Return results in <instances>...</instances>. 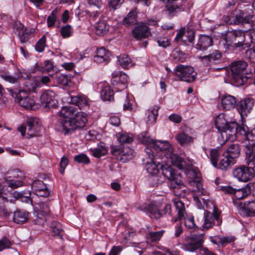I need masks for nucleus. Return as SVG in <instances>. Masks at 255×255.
Wrapping results in <instances>:
<instances>
[{"instance_id": "obj_1", "label": "nucleus", "mask_w": 255, "mask_h": 255, "mask_svg": "<svg viewBox=\"0 0 255 255\" xmlns=\"http://www.w3.org/2000/svg\"><path fill=\"white\" fill-rule=\"evenodd\" d=\"M138 139L147 145L145 151L148 157L144 160L146 171L151 175H155L158 172L160 165L163 175L169 181V186L173 189L175 195L184 196L187 191L181 182L180 174L175 172L171 165L183 169L186 167L185 162L173 152L172 146L167 141L154 140L143 133L139 135Z\"/></svg>"}, {"instance_id": "obj_2", "label": "nucleus", "mask_w": 255, "mask_h": 255, "mask_svg": "<svg viewBox=\"0 0 255 255\" xmlns=\"http://www.w3.org/2000/svg\"><path fill=\"white\" fill-rule=\"evenodd\" d=\"M58 114L60 118L56 126V129L65 134L84 127L87 122L85 114L77 112L72 107H63Z\"/></svg>"}, {"instance_id": "obj_3", "label": "nucleus", "mask_w": 255, "mask_h": 255, "mask_svg": "<svg viewBox=\"0 0 255 255\" xmlns=\"http://www.w3.org/2000/svg\"><path fill=\"white\" fill-rule=\"evenodd\" d=\"M227 23L232 24H242L245 27L250 25V28L254 26L255 14L253 9H246L245 11L240 9H235L230 15L226 17Z\"/></svg>"}, {"instance_id": "obj_4", "label": "nucleus", "mask_w": 255, "mask_h": 255, "mask_svg": "<svg viewBox=\"0 0 255 255\" xmlns=\"http://www.w3.org/2000/svg\"><path fill=\"white\" fill-rule=\"evenodd\" d=\"M247 67V63L243 61L234 62L231 65L232 78L239 85H244L250 77L251 71L248 72Z\"/></svg>"}, {"instance_id": "obj_5", "label": "nucleus", "mask_w": 255, "mask_h": 255, "mask_svg": "<svg viewBox=\"0 0 255 255\" xmlns=\"http://www.w3.org/2000/svg\"><path fill=\"white\" fill-rule=\"evenodd\" d=\"M248 127L245 125L238 126L236 122H228L227 126L220 132L224 143L225 141H233L235 139V135H239L244 136L246 134V129H247Z\"/></svg>"}, {"instance_id": "obj_6", "label": "nucleus", "mask_w": 255, "mask_h": 255, "mask_svg": "<svg viewBox=\"0 0 255 255\" xmlns=\"http://www.w3.org/2000/svg\"><path fill=\"white\" fill-rule=\"evenodd\" d=\"M224 41L226 42V45L228 46L234 44L236 47L244 46L245 48V43L247 41L246 31L240 29L229 31Z\"/></svg>"}, {"instance_id": "obj_7", "label": "nucleus", "mask_w": 255, "mask_h": 255, "mask_svg": "<svg viewBox=\"0 0 255 255\" xmlns=\"http://www.w3.org/2000/svg\"><path fill=\"white\" fill-rule=\"evenodd\" d=\"M247 157H246V162L248 167L241 166L234 169L233 174L234 177L239 181L246 182L251 180L255 174V164H252L248 162Z\"/></svg>"}, {"instance_id": "obj_8", "label": "nucleus", "mask_w": 255, "mask_h": 255, "mask_svg": "<svg viewBox=\"0 0 255 255\" xmlns=\"http://www.w3.org/2000/svg\"><path fill=\"white\" fill-rule=\"evenodd\" d=\"M8 91L20 106L26 109H32L34 106L35 103L34 99L32 97L25 96L26 93L24 90L8 89Z\"/></svg>"}, {"instance_id": "obj_9", "label": "nucleus", "mask_w": 255, "mask_h": 255, "mask_svg": "<svg viewBox=\"0 0 255 255\" xmlns=\"http://www.w3.org/2000/svg\"><path fill=\"white\" fill-rule=\"evenodd\" d=\"M174 204L177 212L179 219H184L185 226L189 229L195 227L194 217L192 216L187 215L185 212L184 204L179 198L173 200Z\"/></svg>"}, {"instance_id": "obj_10", "label": "nucleus", "mask_w": 255, "mask_h": 255, "mask_svg": "<svg viewBox=\"0 0 255 255\" xmlns=\"http://www.w3.org/2000/svg\"><path fill=\"white\" fill-rule=\"evenodd\" d=\"M173 73L179 80L189 83L195 81L197 75L192 67L183 65L177 66Z\"/></svg>"}, {"instance_id": "obj_11", "label": "nucleus", "mask_w": 255, "mask_h": 255, "mask_svg": "<svg viewBox=\"0 0 255 255\" xmlns=\"http://www.w3.org/2000/svg\"><path fill=\"white\" fill-rule=\"evenodd\" d=\"M148 210L150 218L158 219L164 215L171 214V205L169 204H166L163 210H162L160 204L152 203L149 205Z\"/></svg>"}, {"instance_id": "obj_12", "label": "nucleus", "mask_w": 255, "mask_h": 255, "mask_svg": "<svg viewBox=\"0 0 255 255\" xmlns=\"http://www.w3.org/2000/svg\"><path fill=\"white\" fill-rule=\"evenodd\" d=\"M219 190L225 194H233L234 197L233 200L236 201L235 200H241L246 197L250 193V188L246 186L241 189H236L232 188L230 186H219L218 187Z\"/></svg>"}, {"instance_id": "obj_13", "label": "nucleus", "mask_w": 255, "mask_h": 255, "mask_svg": "<svg viewBox=\"0 0 255 255\" xmlns=\"http://www.w3.org/2000/svg\"><path fill=\"white\" fill-rule=\"evenodd\" d=\"M255 103L254 98L246 97L241 100L237 105V109L242 118L248 116L252 110Z\"/></svg>"}, {"instance_id": "obj_14", "label": "nucleus", "mask_w": 255, "mask_h": 255, "mask_svg": "<svg viewBox=\"0 0 255 255\" xmlns=\"http://www.w3.org/2000/svg\"><path fill=\"white\" fill-rule=\"evenodd\" d=\"M41 105L44 108H55L57 106L58 101L56 94L51 90L44 91L40 98Z\"/></svg>"}, {"instance_id": "obj_15", "label": "nucleus", "mask_w": 255, "mask_h": 255, "mask_svg": "<svg viewBox=\"0 0 255 255\" xmlns=\"http://www.w3.org/2000/svg\"><path fill=\"white\" fill-rule=\"evenodd\" d=\"M128 82V75L123 72L113 74L111 84L117 92L121 91L127 87Z\"/></svg>"}, {"instance_id": "obj_16", "label": "nucleus", "mask_w": 255, "mask_h": 255, "mask_svg": "<svg viewBox=\"0 0 255 255\" xmlns=\"http://www.w3.org/2000/svg\"><path fill=\"white\" fill-rule=\"evenodd\" d=\"M50 210L47 203H41L38 208H35L34 215L35 219L33 220L35 224L43 225L46 222V217Z\"/></svg>"}, {"instance_id": "obj_17", "label": "nucleus", "mask_w": 255, "mask_h": 255, "mask_svg": "<svg viewBox=\"0 0 255 255\" xmlns=\"http://www.w3.org/2000/svg\"><path fill=\"white\" fill-rule=\"evenodd\" d=\"M203 234L192 237L190 242L181 245V248L185 251L190 252H194L200 248L204 242Z\"/></svg>"}, {"instance_id": "obj_18", "label": "nucleus", "mask_w": 255, "mask_h": 255, "mask_svg": "<svg viewBox=\"0 0 255 255\" xmlns=\"http://www.w3.org/2000/svg\"><path fill=\"white\" fill-rule=\"evenodd\" d=\"M234 204L240 209L242 215L253 216L255 214V200L245 202L244 204L241 202L234 201Z\"/></svg>"}, {"instance_id": "obj_19", "label": "nucleus", "mask_w": 255, "mask_h": 255, "mask_svg": "<svg viewBox=\"0 0 255 255\" xmlns=\"http://www.w3.org/2000/svg\"><path fill=\"white\" fill-rule=\"evenodd\" d=\"M215 221H216V224L220 225L222 221L220 219V214L218 212H215L211 213L209 212L205 213L204 214V223L202 226L204 230H208L216 224Z\"/></svg>"}, {"instance_id": "obj_20", "label": "nucleus", "mask_w": 255, "mask_h": 255, "mask_svg": "<svg viewBox=\"0 0 255 255\" xmlns=\"http://www.w3.org/2000/svg\"><path fill=\"white\" fill-rule=\"evenodd\" d=\"M67 103L75 105L80 109H84L88 106V100L87 97L84 95L79 94L72 96L67 94L65 98Z\"/></svg>"}, {"instance_id": "obj_21", "label": "nucleus", "mask_w": 255, "mask_h": 255, "mask_svg": "<svg viewBox=\"0 0 255 255\" xmlns=\"http://www.w3.org/2000/svg\"><path fill=\"white\" fill-rule=\"evenodd\" d=\"M243 146L249 162L252 164H255V138L252 140H244Z\"/></svg>"}, {"instance_id": "obj_22", "label": "nucleus", "mask_w": 255, "mask_h": 255, "mask_svg": "<svg viewBox=\"0 0 255 255\" xmlns=\"http://www.w3.org/2000/svg\"><path fill=\"white\" fill-rule=\"evenodd\" d=\"M150 34V29L143 23H139L132 30L133 36L138 40L145 38Z\"/></svg>"}, {"instance_id": "obj_23", "label": "nucleus", "mask_w": 255, "mask_h": 255, "mask_svg": "<svg viewBox=\"0 0 255 255\" xmlns=\"http://www.w3.org/2000/svg\"><path fill=\"white\" fill-rule=\"evenodd\" d=\"M97 88L101 89L100 95L103 101H110L114 99V92L107 83L104 82L97 84Z\"/></svg>"}, {"instance_id": "obj_24", "label": "nucleus", "mask_w": 255, "mask_h": 255, "mask_svg": "<svg viewBox=\"0 0 255 255\" xmlns=\"http://www.w3.org/2000/svg\"><path fill=\"white\" fill-rule=\"evenodd\" d=\"M220 101L222 108L227 111L233 109L237 105L236 97L228 94L221 96Z\"/></svg>"}, {"instance_id": "obj_25", "label": "nucleus", "mask_w": 255, "mask_h": 255, "mask_svg": "<svg viewBox=\"0 0 255 255\" xmlns=\"http://www.w3.org/2000/svg\"><path fill=\"white\" fill-rule=\"evenodd\" d=\"M111 53L104 47L98 48L96 55L94 56V61L97 63L107 64L110 60Z\"/></svg>"}, {"instance_id": "obj_26", "label": "nucleus", "mask_w": 255, "mask_h": 255, "mask_svg": "<svg viewBox=\"0 0 255 255\" xmlns=\"http://www.w3.org/2000/svg\"><path fill=\"white\" fill-rule=\"evenodd\" d=\"M213 44V38L208 35H200L197 43L196 45V49L200 50H206Z\"/></svg>"}, {"instance_id": "obj_27", "label": "nucleus", "mask_w": 255, "mask_h": 255, "mask_svg": "<svg viewBox=\"0 0 255 255\" xmlns=\"http://www.w3.org/2000/svg\"><path fill=\"white\" fill-rule=\"evenodd\" d=\"M221 53L218 50H214L213 52L206 56L201 57L202 62L207 65H211L221 60Z\"/></svg>"}, {"instance_id": "obj_28", "label": "nucleus", "mask_w": 255, "mask_h": 255, "mask_svg": "<svg viewBox=\"0 0 255 255\" xmlns=\"http://www.w3.org/2000/svg\"><path fill=\"white\" fill-rule=\"evenodd\" d=\"M110 25L106 20H102L96 22L94 26L93 30L97 35L103 36L109 31Z\"/></svg>"}, {"instance_id": "obj_29", "label": "nucleus", "mask_w": 255, "mask_h": 255, "mask_svg": "<svg viewBox=\"0 0 255 255\" xmlns=\"http://www.w3.org/2000/svg\"><path fill=\"white\" fill-rule=\"evenodd\" d=\"M236 162V160L233 159L224 152L222 158L220 160L219 163H218L217 168L221 170H227L231 168Z\"/></svg>"}, {"instance_id": "obj_30", "label": "nucleus", "mask_w": 255, "mask_h": 255, "mask_svg": "<svg viewBox=\"0 0 255 255\" xmlns=\"http://www.w3.org/2000/svg\"><path fill=\"white\" fill-rule=\"evenodd\" d=\"M40 127L35 121H28L27 123V138H30L38 135Z\"/></svg>"}, {"instance_id": "obj_31", "label": "nucleus", "mask_w": 255, "mask_h": 255, "mask_svg": "<svg viewBox=\"0 0 255 255\" xmlns=\"http://www.w3.org/2000/svg\"><path fill=\"white\" fill-rule=\"evenodd\" d=\"M29 213L26 211L17 210L13 213L12 220L17 224L23 223L28 219Z\"/></svg>"}, {"instance_id": "obj_32", "label": "nucleus", "mask_w": 255, "mask_h": 255, "mask_svg": "<svg viewBox=\"0 0 255 255\" xmlns=\"http://www.w3.org/2000/svg\"><path fill=\"white\" fill-rule=\"evenodd\" d=\"M175 139L181 146H188L194 142L193 137L184 132L178 133L176 136Z\"/></svg>"}, {"instance_id": "obj_33", "label": "nucleus", "mask_w": 255, "mask_h": 255, "mask_svg": "<svg viewBox=\"0 0 255 255\" xmlns=\"http://www.w3.org/2000/svg\"><path fill=\"white\" fill-rule=\"evenodd\" d=\"M254 26L250 28V25L245 27L246 29V35L247 41L245 43V47H249L250 46L251 43H255V20Z\"/></svg>"}, {"instance_id": "obj_34", "label": "nucleus", "mask_w": 255, "mask_h": 255, "mask_svg": "<svg viewBox=\"0 0 255 255\" xmlns=\"http://www.w3.org/2000/svg\"><path fill=\"white\" fill-rule=\"evenodd\" d=\"M176 38H181L185 42L192 43L195 38L194 32L192 30H185L183 32L180 31L177 33Z\"/></svg>"}, {"instance_id": "obj_35", "label": "nucleus", "mask_w": 255, "mask_h": 255, "mask_svg": "<svg viewBox=\"0 0 255 255\" xmlns=\"http://www.w3.org/2000/svg\"><path fill=\"white\" fill-rule=\"evenodd\" d=\"M3 190L0 185V216L8 218L11 213L6 208L5 205H3L5 202H7V199L2 195Z\"/></svg>"}, {"instance_id": "obj_36", "label": "nucleus", "mask_w": 255, "mask_h": 255, "mask_svg": "<svg viewBox=\"0 0 255 255\" xmlns=\"http://www.w3.org/2000/svg\"><path fill=\"white\" fill-rule=\"evenodd\" d=\"M134 156V151L129 147H125L123 148L121 155L119 157V160L126 162L131 160Z\"/></svg>"}, {"instance_id": "obj_37", "label": "nucleus", "mask_w": 255, "mask_h": 255, "mask_svg": "<svg viewBox=\"0 0 255 255\" xmlns=\"http://www.w3.org/2000/svg\"><path fill=\"white\" fill-rule=\"evenodd\" d=\"M225 152L233 159L236 160L240 154L241 148L238 144L233 143L229 146Z\"/></svg>"}, {"instance_id": "obj_38", "label": "nucleus", "mask_w": 255, "mask_h": 255, "mask_svg": "<svg viewBox=\"0 0 255 255\" xmlns=\"http://www.w3.org/2000/svg\"><path fill=\"white\" fill-rule=\"evenodd\" d=\"M118 64L124 69H128L133 65L131 59L126 54L121 55L118 57Z\"/></svg>"}, {"instance_id": "obj_39", "label": "nucleus", "mask_w": 255, "mask_h": 255, "mask_svg": "<svg viewBox=\"0 0 255 255\" xmlns=\"http://www.w3.org/2000/svg\"><path fill=\"white\" fill-rule=\"evenodd\" d=\"M228 122L226 119L225 115L222 113L216 117L215 120V125L216 128L221 132L223 129L226 128Z\"/></svg>"}, {"instance_id": "obj_40", "label": "nucleus", "mask_w": 255, "mask_h": 255, "mask_svg": "<svg viewBox=\"0 0 255 255\" xmlns=\"http://www.w3.org/2000/svg\"><path fill=\"white\" fill-rule=\"evenodd\" d=\"M136 21V13L135 11H130L124 18L123 23L124 25L129 26L133 25Z\"/></svg>"}, {"instance_id": "obj_41", "label": "nucleus", "mask_w": 255, "mask_h": 255, "mask_svg": "<svg viewBox=\"0 0 255 255\" xmlns=\"http://www.w3.org/2000/svg\"><path fill=\"white\" fill-rule=\"evenodd\" d=\"M146 123L148 125L153 124L155 123L158 115V108H154L152 110H148L147 112Z\"/></svg>"}, {"instance_id": "obj_42", "label": "nucleus", "mask_w": 255, "mask_h": 255, "mask_svg": "<svg viewBox=\"0 0 255 255\" xmlns=\"http://www.w3.org/2000/svg\"><path fill=\"white\" fill-rule=\"evenodd\" d=\"M93 155L97 158H100L105 155L107 152V149L103 143L98 145L97 147L91 149Z\"/></svg>"}, {"instance_id": "obj_43", "label": "nucleus", "mask_w": 255, "mask_h": 255, "mask_svg": "<svg viewBox=\"0 0 255 255\" xmlns=\"http://www.w3.org/2000/svg\"><path fill=\"white\" fill-rule=\"evenodd\" d=\"M164 233V230L156 232H150L146 235L147 240L148 242H156L160 240Z\"/></svg>"}, {"instance_id": "obj_44", "label": "nucleus", "mask_w": 255, "mask_h": 255, "mask_svg": "<svg viewBox=\"0 0 255 255\" xmlns=\"http://www.w3.org/2000/svg\"><path fill=\"white\" fill-rule=\"evenodd\" d=\"M220 155V152L219 151L218 149L216 148L212 149L210 151V159L212 165L215 167H217L218 166V159Z\"/></svg>"}, {"instance_id": "obj_45", "label": "nucleus", "mask_w": 255, "mask_h": 255, "mask_svg": "<svg viewBox=\"0 0 255 255\" xmlns=\"http://www.w3.org/2000/svg\"><path fill=\"white\" fill-rule=\"evenodd\" d=\"M51 229L52 234L54 236H58L60 239L62 238V235L61 234L62 229L60 227V225L57 224L55 221H53L51 224Z\"/></svg>"}, {"instance_id": "obj_46", "label": "nucleus", "mask_w": 255, "mask_h": 255, "mask_svg": "<svg viewBox=\"0 0 255 255\" xmlns=\"http://www.w3.org/2000/svg\"><path fill=\"white\" fill-rule=\"evenodd\" d=\"M122 97L125 99V102L124 104L123 107L124 110H130L132 109V104L131 100L132 99V95H129L126 92H124L122 94Z\"/></svg>"}, {"instance_id": "obj_47", "label": "nucleus", "mask_w": 255, "mask_h": 255, "mask_svg": "<svg viewBox=\"0 0 255 255\" xmlns=\"http://www.w3.org/2000/svg\"><path fill=\"white\" fill-rule=\"evenodd\" d=\"M149 182L150 184L154 187L158 186L161 185L163 182V178L160 175H152V176L149 178Z\"/></svg>"}, {"instance_id": "obj_48", "label": "nucleus", "mask_w": 255, "mask_h": 255, "mask_svg": "<svg viewBox=\"0 0 255 255\" xmlns=\"http://www.w3.org/2000/svg\"><path fill=\"white\" fill-rule=\"evenodd\" d=\"M31 188L34 193L47 189L43 182L40 180L33 181L31 184Z\"/></svg>"}, {"instance_id": "obj_49", "label": "nucleus", "mask_w": 255, "mask_h": 255, "mask_svg": "<svg viewBox=\"0 0 255 255\" xmlns=\"http://www.w3.org/2000/svg\"><path fill=\"white\" fill-rule=\"evenodd\" d=\"M57 10L54 9L52 11L50 15L48 16L47 23L48 27H51L54 25L57 20Z\"/></svg>"}, {"instance_id": "obj_50", "label": "nucleus", "mask_w": 255, "mask_h": 255, "mask_svg": "<svg viewBox=\"0 0 255 255\" xmlns=\"http://www.w3.org/2000/svg\"><path fill=\"white\" fill-rule=\"evenodd\" d=\"M57 82L64 86H67L70 82V77L65 74H59L56 78Z\"/></svg>"}, {"instance_id": "obj_51", "label": "nucleus", "mask_w": 255, "mask_h": 255, "mask_svg": "<svg viewBox=\"0 0 255 255\" xmlns=\"http://www.w3.org/2000/svg\"><path fill=\"white\" fill-rule=\"evenodd\" d=\"M117 137L118 141L121 143H130L133 141L132 137L128 133H120L117 134Z\"/></svg>"}, {"instance_id": "obj_52", "label": "nucleus", "mask_w": 255, "mask_h": 255, "mask_svg": "<svg viewBox=\"0 0 255 255\" xmlns=\"http://www.w3.org/2000/svg\"><path fill=\"white\" fill-rule=\"evenodd\" d=\"M46 37L45 35H43L42 37L38 41L35 46V50L39 52H42L46 46Z\"/></svg>"}, {"instance_id": "obj_53", "label": "nucleus", "mask_w": 255, "mask_h": 255, "mask_svg": "<svg viewBox=\"0 0 255 255\" xmlns=\"http://www.w3.org/2000/svg\"><path fill=\"white\" fill-rule=\"evenodd\" d=\"M72 28L69 24H67L63 26L61 29V34L62 36L64 38H68L72 35Z\"/></svg>"}, {"instance_id": "obj_54", "label": "nucleus", "mask_w": 255, "mask_h": 255, "mask_svg": "<svg viewBox=\"0 0 255 255\" xmlns=\"http://www.w3.org/2000/svg\"><path fill=\"white\" fill-rule=\"evenodd\" d=\"M74 160L78 163L88 164L90 162L89 157L84 153H81L75 156Z\"/></svg>"}, {"instance_id": "obj_55", "label": "nucleus", "mask_w": 255, "mask_h": 255, "mask_svg": "<svg viewBox=\"0 0 255 255\" xmlns=\"http://www.w3.org/2000/svg\"><path fill=\"white\" fill-rule=\"evenodd\" d=\"M6 181L7 185L13 189L21 186L23 184L22 180L20 179H6Z\"/></svg>"}, {"instance_id": "obj_56", "label": "nucleus", "mask_w": 255, "mask_h": 255, "mask_svg": "<svg viewBox=\"0 0 255 255\" xmlns=\"http://www.w3.org/2000/svg\"><path fill=\"white\" fill-rule=\"evenodd\" d=\"M156 40L158 45L163 48L167 47L170 44V40L167 37L157 36Z\"/></svg>"}, {"instance_id": "obj_57", "label": "nucleus", "mask_w": 255, "mask_h": 255, "mask_svg": "<svg viewBox=\"0 0 255 255\" xmlns=\"http://www.w3.org/2000/svg\"><path fill=\"white\" fill-rule=\"evenodd\" d=\"M12 243L8 239L4 237L0 240V251L8 249L11 246Z\"/></svg>"}, {"instance_id": "obj_58", "label": "nucleus", "mask_w": 255, "mask_h": 255, "mask_svg": "<svg viewBox=\"0 0 255 255\" xmlns=\"http://www.w3.org/2000/svg\"><path fill=\"white\" fill-rule=\"evenodd\" d=\"M0 77L5 81L10 83H16L17 82V79L11 75L6 73H3L0 74Z\"/></svg>"}, {"instance_id": "obj_59", "label": "nucleus", "mask_w": 255, "mask_h": 255, "mask_svg": "<svg viewBox=\"0 0 255 255\" xmlns=\"http://www.w3.org/2000/svg\"><path fill=\"white\" fill-rule=\"evenodd\" d=\"M53 68L52 63L49 60L45 61L43 65L39 67V70L42 72L47 73L52 70Z\"/></svg>"}, {"instance_id": "obj_60", "label": "nucleus", "mask_w": 255, "mask_h": 255, "mask_svg": "<svg viewBox=\"0 0 255 255\" xmlns=\"http://www.w3.org/2000/svg\"><path fill=\"white\" fill-rule=\"evenodd\" d=\"M7 174L9 175L6 177L7 178H9L14 179L17 178V179L21 180L23 177L22 173L17 169L14 170L8 173Z\"/></svg>"}, {"instance_id": "obj_61", "label": "nucleus", "mask_w": 255, "mask_h": 255, "mask_svg": "<svg viewBox=\"0 0 255 255\" xmlns=\"http://www.w3.org/2000/svg\"><path fill=\"white\" fill-rule=\"evenodd\" d=\"M122 151H123V148H122L118 146L112 145L111 146V154L118 160H119V157H120V156L121 155Z\"/></svg>"}, {"instance_id": "obj_62", "label": "nucleus", "mask_w": 255, "mask_h": 255, "mask_svg": "<svg viewBox=\"0 0 255 255\" xmlns=\"http://www.w3.org/2000/svg\"><path fill=\"white\" fill-rule=\"evenodd\" d=\"M18 38L21 43H24L28 41L29 39V33L27 32V29L23 30V32L18 33L17 35Z\"/></svg>"}, {"instance_id": "obj_63", "label": "nucleus", "mask_w": 255, "mask_h": 255, "mask_svg": "<svg viewBox=\"0 0 255 255\" xmlns=\"http://www.w3.org/2000/svg\"><path fill=\"white\" fill-rule=\"evenodd\" d=\"M26 28L19 21H15L13 25V30L15 33L17 35L19 33L23 32V30Z\"/></svg>"}, {"instance_id": "obj_64", "label": "nucleus", "mask_w": 255, "mask_h": 255, "mask_svg": "<svg viewBox=\"0 0 255 255\" xmlns=\"http://www.w3.org/2000/svg\"><path fill=\"white\" fill-rule=\"evenodd\" d=\"M246 134H244L243 139L244 140H252L255 139V127L251 129L248 130V128L246 129Z\"/></svg>"}]
</instances>
